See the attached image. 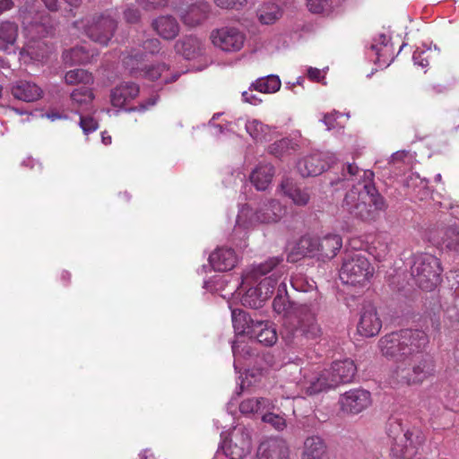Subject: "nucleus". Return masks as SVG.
Here are the masks:
<instances>
[{"label":"nucleus","mask_w":459,"mask_h":459,"mask_svg":"<svg viewBox=\"0 0 459 459\" xmlns=\"http://www.w3.org/2000/svg\"><path fill=\"white\" fill-rule=\"evenodd\" d=\"M281 336L287 346L299 350L319 342L323 329L316 309L307 305L299 306L293 318L283 325Z\"/></svg>","instance_id":"obj_1"},{"label":"nucleus","mask_w":459,"mask_h":459,"mask_svg":"<svg viewBox=\"0 0 459 459\" xmlns=\"http://www.w3.org/2000/svg\"><path fill=\"white\" fill-rule=\"evenodd\" d=\"M342 207L351 217L370 221L385 208V201L372 183L364 182L361 187L352 186L346 193Z\"/></svg>","instance_id":"obj_2"},{"label":"nucleus","mask_w":459,"mask_h":459,"mask_svg":"<svg viewBox=\"0 0 459 459\" xmlns=\"http://www.w3.org/2000/svg\"><path fill=\"white\" fill-rule=\"evenodd\" d=\"M428 342V335L423 331L405 329L385 335L378 343L385 357L394 359L397 365H401L413 351L425 348Z\"/></svg>","instance_id":"obj_3"},{"label":"nucleus","mask_w":459,"mask_h":459,"mask_svg":"<svg viewBox=\"0 0 459 459\" xmlns=\"http://www.w3.org/2000/svg\"><path fill=\"white\" fill-rule=\"evenodd\" d=\"M425 348H417L408 359L397 365L394 374L398 382L406 385H420L436 373V363L433 357L424 352Z\"/></svg>","instance_id":"obj_4"},{"label":"nucleus","mask_w":459,"mask_h":459,"mask_svg":"<svg viewBox=\"0 0 459 459\" xmlns=\"http://www.w3.org/2000/svg\"><path fill=\"white\" fill-rule=\"evenodd\" d=\"M285 213V206L274 199L262 202L255 211H253L248 205H244L241 207L237 216L235 231L239 229L247 230L258 222H277Z\"/></svg>","instance_id":"obj_5"},{"label":"nucleus","mask_w":459,"mask_h":459,"mask_svg":"<svg viewBox=\"0 0 459 459\" xmlns=\"http://www.w3.org/2000/svg\"><path fill=\"white\" fill-rule=\"evenodd\" d=\"M442 271L440 261L431 254L418 253L412 256L411 273L422 290H434L440 282Z\"/></svg>","instance_id":"obj_6"},{"label":"nucleus","mask_w":459,"mask_h":459,"mask_svg":"<svg viewBox=\"0 0 459 459\" xmlns=\"http://www.w3.org/2000/svg\"><path fill=\"white\" fill-rule=\"evenodd\" d=\"M282 262L280 257H272L255 266L243 279V283L250 281L257 282V287L262 293V299H267L274 291V288L282 275L283 270L278 267Z\"/></svg>","instance_id":"obj_7"},{"label":"nucleus","mask_w":459,"mask_h":459,"mask_svg":"<svg viewBox=\"0 0 459 459\" xmlns=\"http://www.w3.org/2000/svg\"><path fill=\"white\" fill-rule=\"evenodd\" d=\"M373 275V268L361 253L345 255L340 270V279L344 284L364 285Z\"/></svg>","instance_id":"obj_8"},{"label":"nucleus","mask_w":459,"mask_h":459,"mask_svg":"<svg viewBox=\"0 0 459 459\" xmlns=\"http://www.w3.org/2000/svg\"><path fill=\"white\" fill-rule=\"evenodd\" d=\"M387 435L392 439L391 451L394 456L411 459L418 452V442L412 440V434L405 429L402 422L391 420L387 426Z\"/></svg>","instance_id":"obj_9"},{"label":"nucleus","mask_w":459,"mask_h":459,"mask_svg":"<svg viewBox=\"0 0 459 459\" xmlns=\"http://www.w3.org/2000/svg\"><path fill=\"white\" fill-rule=\"evenodd\" d=\"M221 447L230 459H243L252 449L251 430L243 425L234 427L229 437L222 440Z\"/></svg>","instance_id":"obj_10"},{"label":"nucleus","mask_w":459,"mask_h":459,"mask_svg":"<svg viewBox=\"0 0 459 459\" xmlns=\"http://www.w3.org/2000/svg\"><path fill=\"white\" fill-rule=\"evenodd\" d=\"M143 54L129 55L123 58V64L131 74H137L139 73L140 75L152 81L160 79L164 83H169L177 81L179 77L178 73H169V69L165 64L148 68L143 67Z\"/></svg>","instance_id":"obj_11"},{"label":"nucleus","mask_w":459,"mask_h":459,"mask_svg":"<svg viewBox=\"0 0 459 459\" xmlns=\"http://www.w3.org/2000/svg\"><path fill=\"white\" fill-rule=\"evenodd\" d=\"M210 39L215 48L228 53L239 51L246 40L245 34L235 27L213 30Z\"/></svg>","instance_id":"obj_12"},{"label":"nucleus","mask_w":459,"mask_h":459,"mask_svg":"<svg viewBox=\"0 0 459 459\" xmlns=\"http://www.w3.org/2000/svg\"><path fill=\"white\" fill-rule=\"evenodd\" d=\"M117 25V21L110 15L101 14L93 18L86 28V34L91 40L107 46L114 35Z\"/></svg>","instance_id":"obj_13"},{"label":"nucleus","mask_w":459,"mask_h":459,"mask_svg":"<svg viewBox=\"0 0 459 459\" xmlns=\"http://www.w3.org/2000/svg\"><path fill=\"white\" fill-rule=\"evenodd\" d=\"M333 156L326 152H314L300 160L298 169L302 177H316L333 162Z\"/></svg>","instance_id":"obj_14"},{"label":"nucleus","mask_w":459,"mask_h":459,"mask_svg":"<svg viewBox=\"0 0 459 459\" xmlns=\"http://www.w3.org/2000/svg\"><path fill=\"white\" fill-rule=\"evenodd\" d=\"M339 403L342 411L358 414L370 405L371 395L368 391L364 389H351L341 395Z\"/></svg>","instance_id":"obj_15"},{"label":"nucleus","mask_w":459,"mask_h":459,"mask_svg":"<svg viewBox=\"0 0 459 459\" xmlns=\"http://www.w3.org/2000/svg\"><path fill=\"white\" fill-rule=\"evenodd\" d=\"M382 327V321L377 308L370 302L363 304L358 324V333L365 337L377 335Z\"/></svg>","instance_id":"obj_16"},{"label":"nucleus","mask_w":459,"mask_h":459,"mask_svg":"<svg viewBox=\"0 0 459 459\" xmlns=\"http://www.w3.org/2000/svg\"><path fill=\"white\" fill-rule=\"evenodd\" d=\"M331 377V385L336 387L340 384L350 383L353 380L357 372V368L353 360L345 359L333 362L331 368L327 369Z\"/></svg>","instance_id":"obj_17"},{"label":"nucleus","mask_w":459,"mask_h":459,"mask_svg":"<svg viewBox=\"0 0 459 459\" xmlns=\"http://www.w3.org/2000/svg\"><path fill=\"white\" fill-rule=\"evenodd\" d=\"M289 447L282 439L271 438L258 447L257 459H288Z\"/></svg>","instance_id":"obj_18"},{"label":"nucleus","mask_w":459,"mask_h":459,"mask_svg":"<svg viewBox=\"0 0 459 459\" xmlns=\"http://www.w3.org/2000/svg\"><path fill=\"white\" fill-rule=\"evenodd\" d=\"M12 95L24 102H34L43 96L42 89L33 82L19 80L11 88Z\"/></svg>","instance_id":"obj_19"},{"label":"nucleus","mask_w":459,"mask_h":459,"mask_svg":"<svg viewBox=\"0 0 459 459\" xmlns=\"http://www.w3.org/2000/svg\"><path fill=\"white\" fill-rule=\"evenodd\" d=\"M302 388L307 394L313 395L333 388V386L331 385V377L327 369H325L319 372H313L307 376L305 375Z\"/></svg>","instance_id":"obj_20"},{"label":"nucleus","mask_w":459,"mask_h":459,"mask_svg":"<svg viewBox=\"0 0 459 459\" xmlns=\"http://www.w3.org/2000/svg\"><path fill=\"white\" fill-rule=\"evenodd\" d=\"M209 261L214 270L226 272L235 267L238 256L232 248L221 247L210 255Z\"/></svg>","instance_id":"obj_21"},{"label":"nucleus","mask_w":459,"mask_h":459,"mask_svg":"<svg viewBox=\"0 0 459 459\" xmlns=\"http://www.w3.org/2000/svg\"><path fill=\"white\" fill-rule=\"evenodd\" d=\"M319 238L309 235L299 238L292 252L289 255L288 260L294 262L299 256H316L318 258Z\"/></svg>","instance_id":"obj_22"},{"label":"nucleus","mask_w":459,"mask_h":459,"mask_svg":"<svg viewBox=\"0 0 459 459\" xmlns=\"http://www.w3.org/2000/svg\"><path fill=\"white\" fill-rule=\"evenodd\" d=\"M250 337L255 338L258 342L264 346H273L278 339L273 325L269 321L263 320H255Z\"/></svg>","instance_id":"obj_23"},{"label":"nucleus","mask_w":459,"mask_h":459,"mask_svg":"<svg viewBox=\"0 0 459 459\" xmlns=\"http://www.w3.org/2000/svg\"><path fill=\"white\" fill-rule=\"evenodd\" d=\"M139 94V87L133 82H123L112 90L110 99L115 107L121 108L134 100Z\"/></svg>","instance_id":"obj_24"},{"label":"nucleus","mask_w":459,"mask_h":459,"mask_svg":"<svg viewBox=\"0 0 459 459\" xmlns=\"http://www.w3.org/2000/svg\"><path fill=\"white\" fill-rule=\"evenodd\" d=\"M155 31L164 39H175L179 33V24L171 15H161L152 22Z\"/></svg>","instance_id":"obj_25"},{"label":"nucleus","mask_w":459,"mask_h":459,"mask_svg":"<svg viewBox=\"0 0 459 459\" xmlns=\"http://www.w3.org/2000/svg\"><path fill=\"white\" fill-rule=\"evenodd\" d=\"M176 51L186 59H195L204 53L202 41L194 36H187L175 44Z\"/></svg>","instance_id":"obj_26"},{"label":"nucleus","mask_w":459,"mask_h":459,"mask_svg":"<svg viewBox=\"0 0 459 459\" xmlns=\"http://www.w3.org/2000/svg\"><path fill=\"white\" fill-rule=\"evenodd\" d=\"M281 186L295 205L305 206L309 203L311 195L308 188L299 186L289 179L282 181Z\"/></svg>","instance_id":"obj_27"},{"label":"nucleus","mask_w":459,"mask_h":459,"mask_svg":"<svg viewBox=\"0 0 459 459\" xmlns=\"http://www.w3.org/2000/svg\"><path fill=\"white\" fill-rule=\"evenodd\" d=\"M342 246V238L337 234H327L319 238L318 259H332Z\"/></svg>","instance_id":"obj_28"},{"label":"nucleus","mask_w":459,"mask_h":459,"mask_svg":"<svg viewBox=\"0 0 459 459\" xmlns=\"http://www.w3.org/2000/svg\"><path fill=\"white\" fill-rule=\"evenodd\" d=\"M210 10V5L204 1H199L190 5L187 10L182 13L181 19L186 25L196 26L204 21Z\"/></svg>","instance_id":"obj_29"},{"label":"nucleus","mask_w":459,"mask_h":459,"mask_svg":"<svg viewBox=\"0 0 459 459\" xmlns=\"http://www.w3.org/2000/svg\"><path fill=\"white\" fill-rule=\"evenodd\" d=\"M274 175V168L271 164H260L250 175V180L258 191L267 189Z\"/></svg>","instance_id":"obj_30"},{"label":"nucleus","mask_w":459,"mask_h":459,"mask_svg":"<svg viewBox=\"0 0 459 459\" xmlns=\"http://www.w3.org/2000/svg\"><path fill=\"white\" fill-rule=\"evenodd\" d=\"M374 177L371 170H361L355 163L347 162L342 168V179L358 181L356 186L361 187L364 182H370Z\"/></svg>","instance_id":"obj_31"},{"label":"nucleus","mask_w":459,"mask_h":459,"mask_svg":"<svg viewBox=\"0 0 459 459\" xmlns=\"http://www.w3.org/2000/svg\"><path fill=\"white\" fill-rule=\"evenodd\" d=\"M302 459H328L325 444L320 437L312 436L305 440Z\"/></svg>","instance_id":"obj_32"},{"label":"nucleus","mask_w":459,"mask_h":459,"mask_svg":"<svg viewBox=\"0 0 459 459\" xmlns=\"http://www.w3.org/2000/svg\"><path fill=\"white\" fill-rule=\"evenodd\" d=\"M232 325L237 334H247L250 336L255 320L252 319L247 313L242 309H232Z\"/></svg>","instance_id":"obj_33"},{"label":"nucleus","mask_w":459,"mask_h":459,"mask_svg":"<svg viewBox=\"0 0 459 459\" xmlns=\"http://www.w3.org/2000/svg\"><path fill=\"white\" fill-rule=\"evenodd\" d=\"M273 407V403L267 398L252 397L245 399L241 402L239 404V411L243 414H255L262 413L264 411L272 409Z\"/></svg>","instance_id":"obj_34"},{"label":"nucleus","mask_w":459,"mask_h":459,"mask_svg":"<svg viewBox=\"0 0 459 459\" xmlns=\"http://www.w3.org/2000/svg\"><path fill=\"white\" fill-rule=\"evenodd\" d=\"M94 95L89 86L76 88L71 93L73 105L77 108V112L88 111L91 105Z\"/></svg>","instance_id":"obj_35"},{"label":"nucleus","mask_w":459,"mask_h":459,"mask_svg":"<svg viewBox=\"0 0 459 459\" xmlns=\"http://www.w3.org/2000/svg\"><path fill=\"white\" fill-rule=\"evenodd\" d=\"M281 80L278 75L269 74L256 79L250 84V91H257L262 93L272 94L281 89Z\"/></svg>","instance_id":"obj_36"},{"label":"nucleus","mask_w":459,"mask_h":459,"mask_svg":"<svg viewBox=\"0 0 459 459\" xmlns=\"http://www.w3.org/2000/svg\"><path fill=\"white\" fill-rule=\"evenodd\" d=\"M247 134L255 141H269L272 139L273 130L257 119L247 120L245 125Z\"/></svg>","instance_id":"obj_37"},{"label":"nucleus","mask_w":459,"mask_h":459,"mask_svg":"<svg viewBox=\"0 0 459 459\" xmlns=\"http://www.w3.org/2000/svg\"><path fill=\"white\" fill-rule=\"evenodd\" d=\"M18 37V26L6 21L0 25V50L7 51L13 46Z\"/></svg>","instance_id":"obj_38"},{"label":"nucleus","mask_w":459,"mask_h":459,"mask_svg":"<svg viewBox=\"0 0 459 459\" xmlns=\"http://www.w3.org/2000/svg\"><path fill=\"white\" fill-rule=\"evenodd\" d=\"M94 54L90 53L84 47H74L63 54L64 61L69 65L86 64L91 61Z\"/></svg>","instance_id":"obj_39"},{"label":"nucleus","mask_w":459,"mask_h":459,"mask_svg":"<svg viewBox=\"0 0 459 459\" xmlns=\"http://www.w3.org/2000/svg\"><path fill=\"white\" fill-rule=\"evenodd\" d=\"M257 16L263 24H272L281 16V10L277 4L267 3L258 9Z\"/></svg>","instance_id":"obj_40"},{"label":"nucleus","mask_w":459,"mask_h":459,"mask_svg":"<svg viewBox=\"0 0 459 459\" xmlns=\"http://www.w3.org/2000/svg\"><path fill=\"white\" fill-rule=\"evenodd\" d=\"M65 80L68 84L82 83L83 86H89L93 83L91 74L81 68L68 71L65 74Z\"/></svg>","instance_id":"obj_41"},{"label":"nucleus","mask_w":459,"mask_h":459,"mask_svg":"<svg viewBox=\"0 0 459 459\" xmlns=\"http://www.w3.org/2000/svg\"><path fill=\"white\" fill-rule=\"evenodd\" d=\"M265 300V299H262V293L257 286L248 288L242 298L243 305L252 308L262 307Z\"/></svg>","instance_id":"obj_42"},{"label":"nucleus","mask_w":459,"mask_h":459,"mask_svg":"<svg viewBox=\"0 0 459 459\" xmlns=\"http://www.w3.org/2000/svg\"><path fill=\"white\" fill-rule=\"evenodd\" d=\"M436 244L443 245L450 250L459 251V230L455 228L446 229L441 240H437Z\"/></svg>","instance_id":"obj_43"},{"label":"nucleus","mask_w":459,"mask_h":459,"mask_svg":"<svg viewBox=\"0 0 459 459\" xmlns=\"http://www.w3.org/2000/svg\"><path fill=\"white\" fill-rule=\"evenodd\" d=\"M290 284L294 290L300 292H309L315 290L316 281L312 279H308L306 275L297 273L290 279Z\"/></svg>","instance_id":"obj_44"},{"label":"nucleus","mask_w":459,"mask_h":459,"mask_svg":"<svg viewBox=\"0 0 459 459\" xmlns=\"http://www.w3.org/2000/svg\"><path fill=\"white\" fill-rule=\"evenodd\" d=\"M297 143L290 138H282L270 145L269 151L275 156H282L290 150H295Z\"/></svg>","instance_id":"obj_45"},{"label":"nucleus","mask_w":459,"mask_h":459,"mask_svg":"<svg viewBox=\"0 0 459 459\" xmlns=\"http://www.w3.org/2000/svg\"><path fill=\"white\" fill-rule=\"evenodd\" d=\"M389 37L384 33L380 34L377 39H374V43H372L370 48L375 51L378 61H380V58L385 56V52L389 51Z\"/></svg>","instance_id":"obj_46"},{"label":"nucleus","mask_w":459,"mask_h":459,"mask_svg":"<svg viewBox=\"0 0 459 459\" xmlns=\"http://www.w3.org/2000/svg\"><path fill=\"white\" fill-rule=\"evenodd\" d=\"M307 6L311 13H325L332 10V0H307Z\"/></svg>","instance_id":"obj_47"},{"label":"nucleus","mask_w":459,"mask_h":459,"mask_svg":"<svg viewBox=\"0 0 459 459\" xmlns=\"http://www.w3.org/2000/svg\"><path fill=\"white\" fill-rule=\"evenodd\" d=\"M262 420L273 427L276 430H282L286 427L285 419L273 412H266L263 415Z\"/></svg>","instance_id":"obj_48"},{"label":"nucleus","mask_w":459,"mask_h":459,"mask_svg":"<svg viewBox=\"0 0 459 459\" xmlns=\"http://www.w3.org/2000/svg\"><path fill=\"white\" fill-rule=\"evenodd\" d=\"M142 9L145 11H155L168 5V0H135Z\"/></svg>","instance_id":"obj_49"},{"label":"nucleus","mask_w":459,"mask_h":459,"mask_svg":"<svg viewBox=\"0 0 459 459\" xmlns=\"http://www.w3.org/2000/svg\"><path fill=\"white\" fill-rule=\"evenodd\" d=\"M80 127L85 134H89L96 131L99 127L98 122L92 117L80 116Z\"/></svg>","instance_id":"obj_50"},{"label":"nucleus","mask_w":459,"mask_h":459,"mask_svg":"<svg viewBox=\"0 0 459 459\" xmlns=\"http://www.w3.org/2000/svg\"><path fill=\"white\" fill-rule=\"evenodd\" d=\"M248 0H214L217 6L225 9H238L247 4Z\"/></svg>","instance_id":"obj_51"},{"label":"nucleus","mask_w":459,"mask_h":459,"mask_svg":"<svg viewBox=\"0 0 459 459\" xmlns=\"http://www.w3.org/2000/svg\"><path fill=\"white\" fill-rule=\"evenodd\" d=\"M124 17L129 23H136L140 21L141 13L139 9L129 6L124 11Z\"/></svg>","instance_id":"obj_52"},{"label":"nucleus","mask_w":459,"mask_h":459,"mask_svg":"<svg viewBox=\"0 0 459 459\" xmlns=\"http://www.w3.org/2000/svg\"><path fill=\"white\" fill-rule=\"evenodd\" d=\"M143 48L144 51L155 54L160 49V42L158 39H149L143 42Z\"/></svg>","instance_id":"obj_53"},{"label":"nucleus","mask_w":459,"mask_h":459,"mask_svg":"<svg viewBox=\"0 0 459 459\" xmlns=\"http://www.w3.org/2000/svg\"><path fill=\"white\" fill-rule=\"evenodd\" d=\"M426 54V51H419L416 50L413 53L412 59L414 62V65L421 66L422 68H425L429 65V58L428 56H424Z\"/></svg>","instance_id":"obj_54"},{"label":"nucleus","mask_w":459,"mask_h":459,"mask_svg":"<svg viewBox=\"0 0 459 459\" xmlns=\"http://www.w3.org/2000/svg\"><path fill=\"white\" fill-rule=\"evenodd\" d=\"M253 91H245L242 92L243 101L246 103H249L251 105L256 106L262 102V100L259 99L255 94L252 93Z\"/></svg>","instance_id":"obj_55"},{"label":"nucleus","mask_w":459,"mask_h":459,"mask_svg":"<svg viewBox=\"0 0 459 459\" xmlns=\"http://www.w3.org/2000/svg\"><path fill=\"white\" fill-rule=\"evenodd\" d=\"M337 112H333L330 114H325L322 119L323 123L325 125L327 130H332L335 128L336 119L338 117Z\"/></svg>","instance_id":"obj_56"},{"label":"nucleus","mask_w":459,"mask_h":459,"mask_svg":"<svg viewBox=\"0 0 459 459\" xmlns=\"http://www.w3.org/2000/svg\"><path fill=\"white\" fill-rule=\"evenodd\" d=\"M273 307L278 314L282 313L286 309V304L281 297L274 298L273 301Z\"/></svg>","instance_id":"obj_57"},{"label":"nucleus","mask_w":459,"mask_h":459,"mask_svg":"<svg viewBox=\"0 0 459 459\" xmlns=\"http://www.w3.org/2000/svg\"><path fill=\"white\" fill-rule=\"evenodd\" d=\"M307 76L309 77V79L316 82H319L321 78H323L322 71L314 67H310L307 70Z\"/></svg>","instance_id":"obj_58"},{"label":"nucleus","mask_w":459,"mask_h":459,"mask_svg":"<svg viewBox=\"0 0 459 459\" xmlns=\"http://www.w3.org/2000/svg\"><path fill=\"white\" fill-rule=\"evenodd\" d=\"M22 23L24 26L29 25H38L43 23V15L40 14L39 17L35 18L34 21H30V18L26 15L23 16Z\"/></svg>","instance_id":"obj_59"},{"label":"nucleus","mask_w":459,"mask_h":459,"mask_svg":"<svg viewBox=\"0 0 459 459\" xmlns=\"http://www.w3.org/2000/svg\"><path fill=\"white\" fill-rule=\"evenodd\" d=\"M14 6L13 0H0V15Z\"/></svg>","instance_id":"obj_60"},{"label":"nucleus","mask_w":459,"mask_h":459,"mask_svg":"<svg viewBox=\"0 0 459 459\" xmlns=\"http://www.w3.org/2000/svg\"><path fill=\"white\" fill-rule=\"evenodd\" d=\"M47 9L50 12H56L58 10L57 0H42Z\"/></svg>","instance_id":"obj_61"},{"label":"nucleus","mask_w":459,"mask_h":459,"mask_svg":"<svg viewBox=\"0 0 459 459\" xmlns=\"http://www.w3.org/2000/svg\"><path fill=\"white\" fill-rule=\"evenodd\" d=\"M157 100H158L157 97H151L150 99H148L146 103L141 104V109L144 110V109L148 108L149 107L155 105L157 102Z\"/></svg>","instance_id":"obj_62"},{"label":"nucleus","mask_w":459,"mask_h":459,"mask_svg":"<svg viewBox=\"0 0 459 459\" xmlns=\"http://www.w3.org/2000/svg\"><path fill=\"white\" fill-rule=\"evenodd\" d=\"M47 117L51 120V121H55L56 119H61V118H66L65 116H62L56 112H52V113H48L47 114Z\"/></svg>","instance_id":"obj_63"},{"label":"nucleus","mask_w":459,"mask_h":459,"mask_svg":"<svg viewBox=\"0 0 459 459\" xmlns=\"http://www.w3.org/2000/svg\"><path fill=\"white\" fill-rule=\"evenodd\" d=\"M231 349L234 357H238L240 354L239 345L236 342H232Z\"/></svg>","instance_id":"obj_64"}]
</instances>
